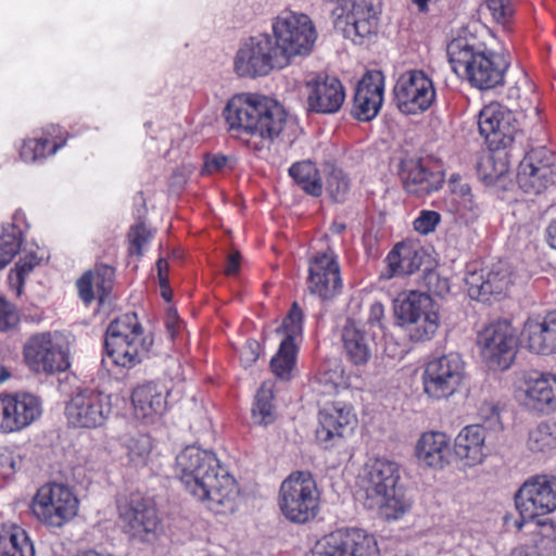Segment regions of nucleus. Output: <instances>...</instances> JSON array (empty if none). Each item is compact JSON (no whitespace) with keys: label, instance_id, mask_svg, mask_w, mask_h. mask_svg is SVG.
<instances>
[{"label":"nucleus","instance_id":"obj_1","mask_svg":"<svg viewBox=\"0 0 556 556\" xmlns=\"http://www.w3.org/2000/svg\"><path fill=\"white\" fill-rule=\"evenodd\" d=\"M222 116L230 138L254 152L268 149L290 124L282 104L256 92L233 94L226 102Z\"/></svg>","mask_w":556,"mask_h":556},{"label":"nucleus","instance_id":"obj_2","mask_svg":"<svg viewBox=\"0 0 556 556\" xmlns=\"http://www.w3.org/2000/svg\"><path fill=\"white\" fill-rule=\"evenodd\" d=\"M176 468L186 490L207 510L224 516L237 510L239 484L214 452L189 445L177 455Z\"/></svg>","mask_w":556,"mask_h":556},{"label":"nucleus","instance_id":"obj_3","mask_svg":"<svg viewBox=\"0 0 556 556\" xmlns=\"http://www.w3.org/2000/svg\"><path fill=\"white\" fill-rule=\"evenodd\" d=\"M446 53L453 72L472 87L489 90L503 84L508 63L483 43L455 38L447 45Z\"/></svg>","mask_w":556,"mask_h":556},{"label":"nucleus","instance_id":"obj_4","mask_svg":"<svg viewBox=\"0 0 556 556\" xmlns=\"http://www.w3.org/2000/svg\"><path fill=\"white\" fill-rule=\"evenodd\" d=\"M154 336L146 331L136 313H125L114 318L104 336V355L122 369H132L149 357Z\"/></svg>","mask_w":556,"mask_h":556},{"label":"nucleus","instance_id":"obj_5","mask_svg":"<svg viewBox=\"0 0 556 556\" xmlns=\"http://www.w3.org/2000/svg\"><path fill=\"white\" fill-rule=\"evenodd\" d=\"M400 478L396 463L386 458L369 463L362 479L365 505L369 509H379L387 519L400 518L410 506L397 488Z\"/></svg>","mask_w":556,"mask_h":556},{"label":"nucleus","instance_id":"obj_6","mask_svg":"<svg viewBox=\"0 0 556 556\" xmlns=\"http://www.w3.org/2000/svg\"><path fill=\"white\" fill-rule=\"evenodd\" d=\"M320 492L309 471L291 472L280 484L278 506L283 517L293 523L312 521L319 513Z\"/></svg>","mask_w":556,"mask_h":556},{"label":"nucleus","instance_id":"obj_7","mask_svg":"<svg viewBox=\"0 0 556 556\" xmlns=\"http://www.w3.org/2000/svg\"><path fill=\"white\" fill-rule=\"evenodd\" d=\"M275 45L290 64L291 58L308 54L316 41L317 33L308 15L282 11L273 23Z\"/></svg>","mask_w":556,"mask_h":556},{"label":"nucleus","instance_id":"obj_8","mask_svg":"<svg viewBox=\"0 0 556 556\" xmlns=\"http://www.w3.org/2000/svg\"><path fill=\"white\" fill-rule=\"evenodd\" d=\"M514 501L519 513L514 527L521 531L528 521L556 510V477L541 475L529 478L518 489Z\"/></svg>","mask_w":556,"mask_h":556},{"label":"nucleus","instance_id":"obj_9","mask_svg":"<svg viewBox=\"0 0 556 556\" xmlns=\"http://www.w3.org/2000/svg\"><path fill=\"white\" fill-rule=\"evenodd\" d=\"M333 13L334 23L342 27L344 37L356 45H362L377 33L381 1L337 0Z\"/></svg>","mask_w":556,"mask_h":556},{"label":"nucleus","instance_id":"obj_10","mask_svg":"<svg viewBox=\"0 0 556 556\" xmlns=\"http://www.w3.org/2000/svg\"><path fill=\"white\" fill-rule=\"evenodd\" d=\"M288 66L287 59L279 53L273 38L267 34L251 37L238 50L235 58V72L240 77H261L273 70Z\"/></svg>","mask_w":556,"mask_h":556},{"label":"nucleus","instance_id":"obj_11","mask_svg":"<svg viewBox=\"0 0 556 556\" xmlns=\"http://www.w3.org/2000/svg\"><path fill=\"white\" fill-rule=\"evenodd\" d=\"M466 379V365L458 353H448L430 359L421 380L425 394L433 400L454 395Z\"/></svg>","mask_w":556,"mask_h":556},{"label":"nucleus","instance_id":"obj_12","mask_svg":"<svg viewBox=\"0 0 556 556\" xmlns=\"http://www.w3.org/2000/svg\"><path fill=\"white\" fill-rule=\"evenodd\" d=\"M79 502L71 489L62 483L41 485L31 503L35 517L51 527H62L78 511Z\"/></svg>","mask_w":556,"mask_h":556},{"label":"nucleus","instance_id":"obj_13","mask_svg":"<svg viewBox=\"0 0 556 556\" xmlns=\"http://www.w3.org/2000/svg\"><path fill=\"white\" fill-rule=\"evenodd\" d=\"M23 358L29 370L37 375L64 372L71 366L68 350L50 332L29 337L23 346Z\"/></svg>","mask_w":556,"mask_h":556},{"label":"nucleus","instance_id":"obj_14","mask_svg":"<svg viewBox=\"0 0 556 556\" xmlns=\"http://www.w3.org/2000/svg\"><path fill=\"white\" fill-rule=\"evenodd\" d=\"M396 108L406 115H416L431 108L437 98L432 78L421 70L403 72L394 87Z\"/></svg>","mask_w":556,"mask_h":556},{"label":"nucleus","instance_id":"obj_15","mask_svg":"<svg viewBox=\"0 0 556 556\" xmlns=\"http://www.w3.org/2000/svg\"><path fill=\"white\" fill-rule=\"evenodd\" d=\"M517 184L530 194H540L556 184V152L545 146L527 151L518 165Z\"/></svg>","mask_w":556,"mask_h":556},{"label":"nucleus","instance_id":"obj_16","mask_svg":"<svg viewBox=\"0 0 556 556\" xmlns=\"http://www.w3.org/2000/svg\"><path fill=\"white\" fill-rule=\"evenodd\" d=\"M478 345L488 367L506 370L515 359L517 338L514 328L506 320L492 323L478 333Z\"/></svg>","mask_w":556,"mask_h":556},{"label":"nucleus","instance_id":"obj_17","mask_svg":"<svg viewBox=\"0 0 556 556\" xmlns=\"http://www.w3.org/2000/svg\"><path fill=\"white\" fill-rule=\"evenodd\" d=\"M307 290L321 301H329L343 289L338 254L330 248L316 252L308 260Z\"/></svg>","mask_w":556,"mask_h":556},{"label":"nucleus","instance_id":"obj_18","mask_svg":"<svg viewBox=\"0 0 556 556\" xmlns=\"http://www.w3.org/2000/svg\"><path fill=\"white\" fill-rule=\"evenodd\" d=\"M110 414V397L93 389L77 392L65 406L67 422L74 428H100L105 425Z\"/></svg>","mask_w":556,"mask_h":556},{"label":"nucleus","instance_id":"obj_19","mask_svg":"<svg viewBox=\"0 0 556 556\" xmlns=\"http://www.w3.org/2000/svg\"><path fill=\"white\" fill-rule=\"evenodd\" d=\"M400 178L408 193L427 197L443 187L444 166L431 156L409 159L401 163Z\"/></svg>","mask_w":556,"mask_h":556},{"label":"nucleus","instance_id":"obj_20","mask_svg":"<svg viewBox=\"0 0 556 556\" xmlns=\"http://www.w3.org/2000/svg\"><path fill=\"white\" fill-rule=\"evenodd\" d=\"M42 414L39 396L29 392L0 394V432H18L34 424Z\"/></svg>","mask_w":556,"mask_h":556},{"label":"nucleus","instance_id":"obj_21","mask_svg":"<svg viewBox=\"0 0 556 556\" xmlns=\"http://www.w3.org/2000/svg\"><path fill=\"white\" fill-rule=\"evenodd\" d=\"M478 127L489 149L494 151L511 146L519 131L514 113L497 102H492L481 110Z\"/></svg>","mask_w":556,"mask_h":556},{"label":"nucleus","instance_id":"obj_22","mask_svg":"<svg viewBox=\"0 0 556 556\" xmlns=\"http://www.w3.org/2000/svg\"><path fill=\"white\" fill-rule=\"evenodd\" d=\"M117 509L126 532L134 536L154 533L161 523L154 498L142 492H131Z\"/></svg>","mask_w":556,"mask_h":556},{"label":"nucleus","instance_id":"obj_23","mask_svg":"<svg viewBox=\"0 0 556 556\" xmlns=\"http://www.w3.org/2000/svg\"><path fill=\"white\" fill-rule=\"evenodd\" d=\"M518 393L529 410L540 415L556 413V375L549 371L530 370L522 375Z\"/></svg>","mask_w":556,"mask_h":556},{"label":"nucleus","instance_id":"obj_24","mask_svg":"<svg viewBox=\"0 0 556 556\" xmlns=\"http://www.w3.org/2000/svg\"><path fill=\"white\" fill-rule=\"evenodd\" d=\"M307 113L330 115L338 113L345 101V88L333 76L317 75L305 83Z\"/></svg>","mask_w":556,"mask_h":556},{"label":"nucleus","instance_id":"obj_25","mask_svg":"<svg viewBox=\"0 0 556 556\" xmlns=\"http://www.w3.org/2000/svg\"><path fill=\"white\" fill-rule=\"evenodd\" d=\"M317 556H380V549L372 534L346 528L330 533Z\"/></svg>","mask_w":556,"mask_h":556},{"label":"nucleus","instance_id":"obj_26","mask_svg":"<svg viewBox=\"0 0 556 556\" xmlns=\"http://www.w3.org/2000/svg\"><path fill=\"white\" fill-rule=\"evenodd\" d=\"M355 421L351 405L343 402L326 404L318 413V427L315 432L317 443L324 448L339 445Z\"/></svg>","mask_w":556,"mask_h":556},{"label":"nucleus","instance_id":"obj_27","mask_svg":"<svg viewBox=\"0 0 556 556\" xmlns=\"http://www.w3.org/2000/svg\"><path fill=\"white\" fill-rule=\"evenodd\" d=\"M70 132L56 124H49L22 140L18 156L26 164L42 163L67 143Z\"/></svg>","mask_w":556,"mask_h":556},{"label":"nucleus","instance_id":"obj_28","mask_svg":"<svg viewBox=\"0 0 556 556\" xmlns=\"http://www.w3.org/2000/svg\"><path fill=\"white\" fill-rule=\"evenodd\" d=\"M384 76L380 71H369L358 81L351 115L359 122L374 119L383 103Z\"/></svg>","mask_w":556,"mask_h":556},{"label":"nucleus","instance_id":"obj_29","mask_svg":"<svg viewBox=\"0 0 556 556\" xmlns=\"http://www.w3.org/2000/svg\"><path fill=\"white\" fill-rule=\"evenodd\" d=\"M115 283V268L106 264H96L93 269L85 271L76 281L79 299L90 305L93 301L102 307L112 301Z\"/></svg>","mask_w":556,"mask_h":556},{"label":"nucleus","instance_id":"obj_30","mask_svg":"<svg viewBox=\"0 0 556 556\" xmlns=\"http://www.w3.org/2000/svg\"><path fill=\"white\" fill-rule=\"evenodd\" d=\"M527 349L539 355L556 353V309L544 316L529 317L522 330Z\"/></svg>","mask_w":556,"mask_h":556},{"label":"nucleus","instance_id":"obj_31","mask_svg":"<svg viewBox=\"0 0 556 556\" xmlns=\"http://www.w3.org/2000/svg\"><path fill=\"white\" fill-rule=\"evenodd\" d=\"M168 395L169 389L159 380L137 386L131 393L136 415L149 421L161 417L167 409Z\"/></svg>","mask_w":556,"mask_h":556},{"label":"nucleus","instance_id":"obj_32","mask_svg":"<svg viewBox=\"0 0 556 556\" xmlns=\"http://www.w3.org/2000/svg\"><path fill=\"white\" fill-rule=\"evenodd\" d=\"M453 452L466 467L482 464L489 454L483 426L473 424L464 427L454 439Z\"/></svg>","mask_w":556,"mask_h":556},{"label":"nucleus","instance_id":"obj_33","mask_svg":"<svg viewBox=\"0 0 556 556\" xmlns=\"http://www.w3.org/2000/svg\"><path fill=\"white\" fill-rule=\"evenodd\" d=\"M425 257L419 243L402 241L396 243L387 255L389 277L410 276L418 271Z\"/></svg>","mask_w":556,"mask_h":556},{"label":"nucleus","instance_id":"obj_34","mask_svg":"<svg viewBox=\"0 0 556 556\" xmlns=\"http://www.w3.org/2000/svg\"><path fill=\"white\" fill-rule=\"evenodd\" d=\"M451 440L442 431L422 433L416 445V456L426 466L442 469L450 463Z\"/></svg>","mask_w":556,"mask_h":556},{"label":"nucleus","instance_id":"obj_35","mask_svg":"<svg viewBox=\"0 0 556 556\" xmlns=\"http://www.w3.org/2000/svg\"><path fill=\"white\" fill-rule=\"evenodd\" d=\"M342 343L346 359L354 366H364L371 358V346L366 333L353 323L342 330Z\"/></svg>","mask_w":556,"mask_h":556},{"label":"nucleus","instance_id":"obj_36","mask_svg":"<svg viewBox=\"0 0 556 556\" xmlns=\"http://www.w3.org/2000/svg\"><path fill=\"white\" fill-rule=\"evenodd\" d=\"M0 556H35L26 530L14 523L0 525Z\"/></svg>","mask_w":556,"mask_h":556},{"label":"nucleus","instance_id":"obj_37","mask_svg":"<svg viewBox=\"0 0 556 556\" xmlns=\"http://www.w3.org/2000/svg\"><path fill=\"white\" fill-rule=\"evenodd\" d=\"M437 304L432 298L420 291H409L401 293L394 302V314L399 324L403 326L407 321H413L416 317L426 314L427 311Z\"/></svg>","mask_w":556,"mask_h":556},{"label":"nucleus","instance_id":"obj_38","mask_svg":"<svg viewBox=\"0 0 556 556\" xmlns=\"http://www.w3.org/2000/svg\"><path fill=\"white\" fill-rule=\"evenodd\" d=\"M289 175L305 193L316 198L323 194V180L314 162L306 160L292 164Z\"/></svg>","mask_w":556,"mask_h":556},{"label":"nucleus","instance_id":"obj_39","mask_svg":"<svg viewBox=\"0 0 556 556\" xmlns=\"http://www.w3.org/2000/svg\"><path fill=\"white\" fill-rule=\"evenodd\" d=\"M402 327L406 329L409 339L413 342H426L431 340L440 327V315L435 305L426 314L416 317L413 321H407Z\"/></svg>","mask_w":556,"mask_h":556},{"label":"nucleus","instance_id":"obj_40","mask_svg":"<svg viewBox=\"0 0 556 556\" xmlns=\"http://www.w3.org/2000/svg\"><path fill=\"white\" fill-rule=\"evenodd\" d=\"M485 278V302L490 301L492 295L505 294L513 283L511 271L503 262H497L491 266L484 267Z\"/></svg>","mask_w":556,"mask_h":556},{"label":"nucleus","instance_id":"obj_41","mask_svg":"<svg viewBox=\"0 0 556 556\" xmlns=\"http://www.w3.org/2000/svg\"><path fill=\"white\" fill-rule=\"evenodd\" d=\"M298 352V344L280 342L277 353L270 361V369L277 378L285 381L291 379L296 365Z\"/></svg>","mask_w":556,"mask_h":556},{"label":"nucleus","instance_id":"obj_42","mask_svg":"<svg viewBox=\"0 0 556 556\" xmlns=\"http://www.w3.org/2000/svg\"><path fill=\"white\" fill-rule=\"evenodd\" d=\"M304 313L298 302H293L277 333L282 336L281 342L298 344L303 337Z\"/></svg>","mask_w":556,"mask_h":556},{"label":"nucleus","instance_id":"obj_43","mask_svg":"<svg viewBox=\"0 0 556 556\" xmlns=\"http://www.w3.org/2000/svg\"><path fill=\"white\" fill-rule=\"evenodd\" d=\"M252 419L254 424L267 426L276 420L274 406V392L262 386L254 399L252 406Z\"/></svg>","mask_w":556,"mask_h":556},{"label":"nucleus","instance_id":"obj_44","mask_svg":"<svg viewBox=\"0 0 556 556\" xmlns=\"http://www.w3.org/2000/svg\"><path fill=\"white\" fill-rule=\"evenodd\" d=\"M528 448L533 453H547L556 448V425L540 422L529 432Z\"/></svg>","mask_w":556,"mask_h":556},{"label":"nucleus","instance_id":"obj_45","mask_svg":"<svg viewBox=\"0 0 556 556\" xmlns=\"http://www.w3.org/2000/svg\"><path fill=\"white\" fill-rule=\"evenodd\" d=\"M22 241V231L16 225L8 224L2 228L0 236V269L12 262L21 249Z\"/></svg>","mask_w":556,"mask_h":556},{"label":"nucleus","instance_id":"obj_46","mask_svg":"<svg viewBox=\"0 0 556 556\" xmlns=\"http://www.w3.org/2000/svg\"><path fill=\"white\" fill-rule=\"evenodd\" d=\"M533 542L532 546L540 552L556 555V522L549 519L539 520L533 531Z\"/></svg>","mask_w":556,"mask_h":556},{"label":"nucleus","instance_id":"obj_47","mask_svg":"<svg viewBox=\"0 0 556 556\" xmlns=\"http://www.w3.org/2000/svg\"><path fill=\"white\" fill-rule=\"evenodd\" d=\"M504 406L500 402L495 401H483L477 412V416L483 426V429H490L494 432H501L504 429L501 414Z\"/></svg>","mask_w":556,"mask_h":556},{"label":"nucleus","instance_id":"obj_48","mask_svg":"<svg viewBox=\"0 0 556 556\" xmlns=\"http://www.w3.org/2000/svg\"><path fill=\"white\" fill-rule=\"evenodd\" d=\"M342 379L343 370L339 365L331 368L328 364H324L315 375V381L318 384V391L321 394L337 393Z\"/></svg>","mask_w":556,"mask_h":556},{"label":"nucleus","instance_id":"obj_49","mask_svg":"<svg viewBox=\"0 0 556 556\" xmlns=\"http://www.w3.org/2000/svg\"><path fill=\"white\" fill-rule=\"evenodd\" d=\"M38 264V256L34 253H28L21 257L14 268L10 270L8 279L10 285L16 289L17 294H21L26 277Z\"/></svg>","mask_w":556,"mask_h":556},{"label":"nucleus","instance_id":"obj_50","mask_svg":"<svg viewBox=\"0 0 556 556\" xmlns=\"http://www.w3.org/2000/svg\"><path fill=\"white\" fill-rule=\"evenodd\" d=\"M351 181L342 169L333 168L326 178V190L329 197L338 203L345 201L350 192Z\"/></svg>","mask_w":556,"mask_h":556},{"label":"nucleus","instance_id":"obj_51","mask_svg":"<svg viewBox=\"0 0 556 556\" xmlns=\"http://www.w3.org/2000/svg\"><path fill=\"white\" fill-rule=\"evenodd\" d=\"M153 238V232L143 222L132 225L127 233L128 254L140 257L143 254V248Z\"/></svg>","mask_w":556,"mask_h":556},{"label":"nucleus","instance_id":"obj_52","mask_svg":"<svg viewBox=\"0 0 556 556\" xmlns=\"http://www.w3.org/2000/svg\"><path fill=\"white\" fill-rule=\"evenodd\" d=\"M153 448L152 438L146 433H139L128 443V455L134 463L144 464Z\"/></svg>","mask_w":556,"mask_h":556},{"label":"nucleus","instance_id":"obj_53","mask_svg":"<svg viewBox=\"0 0 556 556\" xmlns=\"http://www.w3.org/2000/svg\"><path fill=\"white\" fill-rule=\"evenodd\" d=\"M468 295L478 301L485 302V278L484 267L480 269H468L465 277Z\"/></svg>","mask_w":556,"mask_h":556},{"label":"nucleus","instance_id":"obj_54","mask_svg":"<svg viewBox=\"0 0 556 556\" xmlns=\"http://www.w3.org/2000/svg\"><path fill=\"white\" fill-rule=\"evenodd\" d=\"M440 223L441 215L439 212L421 210L418 216L414 219L413 227L419 235L427 236L433 232Z\"/></svg>","mask_w":556,"mask_h":556},{"label":"nucleus","instance_id":"obj_55","mask_svg":"<svg viewBox=\"0 0 556 556\" xmlns=\"http://www.w3.org/2000/svg\"><path fill=\"white\" fill-rule=\"evenodd\" d=\"M20 323V315L13 304L0 298V331L8 332Z\"/></svg>","mask_w":556,"mask_h":556},{"label":"nucleus","instance_id":"obj_56","mask_svg":"<svg viewBox=\"0 0 556 556\" xmlns=\"http://www.w3.org/2000/svg\"><path fill=\"white\" fill-rule=\"evenodd\" d=\"M424 283L428 291L438 296H444L450 291V281L434 269L427 270L424 275Z\"/></svg>","mask_w":556,"mask_h":556},{"label":"nucleus","instance_id":"obj_57","mask_svg":"<svg viewBox=\"0 0 556 556\" xmlns=\"http://www.w3.org/2000/svg\"><path fill=\"white\" fill-rule=\"evenodd\" d=\"M488 8L494 20L503 25L509 22L514 13L508 0H488Z\"/></svg>","mask_w":556,"mask_h":556},{"label":"nucleus","instance_id":"obj_58","mask_svg":"<svg viewBox=\"0 0 556 556\" xmlns=\"http://www.w3.org/2000/svg\"><path fill=\"white\" fill-rule=\"evenodd\" d=\"M228 162V157L224 154H206L201 170L202 175H213L222 172Z\"/></svg>","mask_w":556,"mask_h":556},{"label":"nucleus","instance_id":"obj_59","mask_svg":"<svg viewBox=\"0 0 556 556\" xmlns=\"http://www.w3.org/2000/svg\"><path fill=\"white\" fill-rule=\"evenodd\" d=\"M260 357V344L255 340H248L240 351V362L243 367H250Z\"/></svg>","mask_w":556,"mask_h":556},{"label":"nucleus","instance_id":"obj_60","mask_svg":"<svg viewBox=\"0 0 556 556\" xmlns=\"http://www.w3.org/2000/svg\"><path fill=\"white\" fill-rule=\"evenodd\" d=\"M241 260H242V256L239 251H232L230 254H228L227 260H226V265L224 268L225 276H227V277L237 276L241 269Z\"/></svg>","mask_w":556,"mask_h":556},{"label":"nucleus","instance_id":"obj_61","mask_svg":"<svg viewBox=\"0 0 556 556\" xmlns=\"http://www.w3.org/2000/svg\"><path fill=\"white\" fill-rule=\"evenodd\" d=\"M384 318V306L380 302H375L369 307L367 323L370 326H378L382 328V320Z\"/></svg>","mask_w":556,"mask_h":556},{"label":"nucleus","instance_id":"obj_62","mask_svg":"<svg viewBox=\"0 0 556 556\" xmlns=\"http://www.w3.org/2000/svg\"><path fill=\"white\" fill-rule=\"evenodd\" d=\"M166 332L170 340H175L181 328V321L176 313L169 314L165 320Z\"/></svg>","mask_w":556,"mask_h":556},{"label":"nucleus","instance_id":"obj_63","mask_svg":"<svg viewBox=\"0 0 556 556\" xmlns=\"http://www.w3.org/2000/svg\"><path fill=\"white\" fill-rule=\"evenodd\" d=\"M156 268H157V278L159 283L166 285L169 281L168 271L169 266L168 262L165 258H159L156 262Z\"/></svg>","mask_w":556,"mask_h":556},{"label":"nucleus","instance_id":"obj_64","mask_svg":"<svg viewBox=\"0 0 556 556\" xmlns=\"http://www.w3.org/2000/svg\"><path fill=\"white\" fill-rule=\"evenodd\" d=\"M510 556H542V554L532 545H519L511 551Z\"/></svg>","mask_w":556,"mask_h":556}]
</instances>
